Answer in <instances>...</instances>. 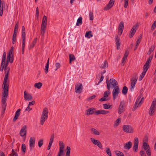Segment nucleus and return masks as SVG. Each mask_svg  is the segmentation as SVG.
Masks as SVG:
<instances>
[{"instance_id":"obj_1","label":"nucleus","mask_w":156,"mask_h":156,"mask_svg":"<svg viewBox=\"0 0 156 156\" xmlns=\"http://www.w3.org/2000/svg\"><path fill=\"white\" fill-rule=\"evenodd\" d=\"M48 110L47 108H44L43 111L41 118L40 123L43 125L44 122L47 120L48 117Z\"/></svg>"},{"instance_id":"obj_2","label":"nucleus","mask_w":156,"mask_h":156,"mask_svg":"<svg viewBox=\"0 0 156 156\" xmlns=\"http://www.w3.org/2000/svg\"><path fill=\"white\" fill-rule=\"evenodd\" d=\"M46 25L47 17L44 16L43 18L41 29V35L43 37L44 36V34L45 32Z\"/></svg>"},{"instance_id":"obj_3","label":"nucleus","mask_w":156,"mask_h":156,"mask_svg":"<svg viewBox=\"0 0 156 156\" xmlns=\"http://www.w3.org/2000/svg\"><path fill=\"white\" fill-rule=\"evenodd\" d=\"M22 45L21 48L22 54H23L24 52V48L26 41V34L25 27L24 26L22 27Z\"/></svg>"},{"instance_id":"obj_4","label":"nucleus","mask_w":156,"mask_h":156,"mask_svg":"<svg viewBox=\"0 0 156 156\" xmlns=\"http://www.w3.org/2000/svg\"><path fill=\"white\" fill-rule=\"evenodd\" d=\"M107 87L108 90H110L111 85L112 86L113 88L116 86L118 85L117 81L114 79H110L109 80V82L108 80V79H106V80Z\"/></svg>"},{"instance_id":"obj_5","label":"nucleus","mask_w":156,"mask_h":156,"mask_svg":"<svg viewBox=\"0 0 156 156\" xmlns=\"http://www.w3.org/2000/svg\"><path fill=\"white\" fill-rule=\"evenodd\" d=\"M8 77L5 76L2 84V89L3 92H9V80L8 79Z\"/></svg>"},{"instance_id":"obj_6","label":"nucleus","mask_w":156,"mask_h":156,"mask_svg":"<svg viewBox=\"0 0 156 156\" xmlns=\"http://www.w3.org/2000/svg\"><path fill=\"white\" fill-rule=\"evenodd\" d=\"M156 109V99H154L151 106L149 112V114L150 116L153 115V113H154Z\"/></svg>"},{"instance_id":"obj_7","label":"nucleus","mask_w":156,"mask_h":156,"mask_svg":"<svg viewBox=\"0 0 156 156\" xmlns=\"http://www.w3.org/2000/svg\"><path fill=\"white\" fill-rule=\"evenodd\" d=\"M9 92H3L2 93V106H6L7 104L6 101Z\"/></svg>"},{"instance_id":"obj_8","label":"nucleus","mask_w":156,"mask_h":156,"mask_svg":"<svg viewBox=\"0 0 156 156\" xmlns=\"http://www.w3.org/2000/svg\"><path fill=\"white\" fill-rule=\"evenodd\" d=\"M83 89V86L81 83H77L76 84L75 87V91L76 93H81Z\"/></svg>"},{"instance_id":"obj_9","label":"nucleus","mask_w":156,"mask_h":156,"mask_svg":"<svg viewBox=\"0 0 156 156\" xmlns=\"http://www.w3.org/2000/svg\"><path fill=\"white\" fill-rule=\"evenodd\" d=\"M120 90L119 87L116 86L114 87V88L112 92L113 98L114 100H115L116 97L118 96Z\"/></svg>"},{"instance_id":"obj_10","label":"nucleus","mask_w":156,"mask_h":156,"mask_svg":"<svg viewBox=\"0 0 156 156\" xmlns=\"http://www.w3.org/2000/svg\"><path fill=\"white\" fill-rule=\"evenodd\" d=\"M36 139L34 137H31L29 140V147L30 151H32L35 146Z\"/></svg>"},{"instance_id":"obj_11","label":"nucleus","mask_w":156,"mask_h":156,"mask_svg":"<svg viewBox=\"0 0 156 156\" xmlns=\"http://www.w3.org/2000/svg\"><path fill=\"white\" fill-rule=\"evenodd\" d=\"M122 128L123 130L125 132L131 133L133 132L132 128L129 125L123 126Z\"/></svg>"},{"instance_id":"obj_12","label":"nucleus","mask_w":156,"mask_h":156,"mask_svg":"<svg viewBox=\"0 0 156 156\" xmlns=\"http://www.w3.org/2000/svg\"><path fill=\"white\" fill-rule=\"evenodd\" d=\"M59 151L58 152L57 156H61L63 154L64 148V145L63 143L60 141L59 142Z\"/></svg>"},{"instance_id":"obj_13","label":"nucleus","mask_w":156,"mask_h":156,"mask_svg":"<svg viewBox=\"0 0 156 156\" xmlns=\"http://www.w3.org/2000/svg\"><path fill=\"white\" fill-rule=\"evenodd\" d=\"M139 141L138 138L137 137L135 138L134 140V144L133 147V149L134 152L137 151Z\"/></svg>"},{"instance_id":"obj_14","label":"nucleus","mask_w":156,"mask_h":156,"mask_svg":"<svg viewBox=\"0 0 156 156\" xmlns=\"http://www.w3.org/2000/svg\"><path fill=\"white\" fill-rule=\"evenodd\" d=\"M125 104V102L124 101H122L120 102L118 109L119 114H121L123 112Z\"/></svg>"},{"instance_id":"obj_15","label":"nucleus","mask_w":156,"mask_h":156,"mask_svg":"<svg viewBox=\"0 0 156 156\" xmlns=\"http://www.w3.org/2000/svg\"><path fill=\"white\" fill-rule=\"evenodd\" d=\"M27 126H24L21 129L20 132V135L22 137H25V138L27 133Z\"/></svg>"},{"instance_id":"obj_16","label":"nucleus","mask_w":156,"mask_h":156,"mask_svg":"<svg viewBox=\"0 0 156 156\" xmlns=\"http://www.w3.org/2000/svg\"><path fill=\"white\" fill-rule=\"evenodd\" d=\"M115 2L114 0H110L108 3L104 7L105 10H108L110 9L113 5Z\"/></svg>"},{"instance_id":"obj_17","label":"nucleus","mask_w":156,"mask_h":156,"mask_svg":"<svg viewBox=\"0 0 156 156\" xmlns=\"http://www.w3.org/2000/svg\"><path fill=\"white\" fill-rule=\"evenodd\" d=\"M87 112L85 114L87 115H91L94 114H95V109L93 108H90L86 110Z\"/></svg>"},{"instance_id":"obj_18","label":"nucleus","mask_w":156,"mask_h":156,"mask_svg":"<svg viewBox=\"0 0 156 156\" xmlns=\"http://www.w3.org/2000/svg\"><path fill=\"white\" fill-rule=\"evenodd\" d=\"M137 27V25H134L132 28L129 34V38H131L133 37L136 31Z\"/></svg>"},{"instance_id":"obj_19","label":"nucleus","mask_w":156,"mask_h":156,"mask_svg":"<svg viewBox=\"0 0 156 156\" xmlns=\"http://www.w3.org/2000/svg\"><path fill=\"white\" fill-rule=\"evenodd\" d=\"M24 98L25 100L29 101L32 99L33 98L32 96L30 94H27L26 91H24Z\"/></svg>"},{"instance_id":"obj_20","label":"nucleus","mask_w":156,"mask_h":156,"mask_svg":"<svg viewBox=\"0 0 156 156\" xmlns=\"http://www.w3.org/2000/svg\"><path fill=\"white\" fill-rule=\"evenodd\" d=\"M109 113V112L105 110H96L95 115H98L99 114L106 115Z\"/></svg>"},{"instance_id":"obj_21","label":"nucleus","mask_w":156,"mask_h":156,"mask_svg":"<svg viewBox=\"0 0 156 156\" xmlns=\"http://www.w3.org/2000/svg\"><path fill=\"white\" fill-rule=\"evenodd\" d=\"M141 98V97L140 96H139L137 97V98L136 99L135 103L133 106V108L132 109V110L134 111L138 107V105H139L140 103H139V100Z\"/></svg>"},{"instance_id":"obj_22","label":"nucleus","mask_w":156,"mask_h":156,"mask_svg":"<svg viewBox=\"0 0 156 156\" xmlns=\"http://www.w3.org/2000/svg\"><path fill=\"white\" fill-rule=\"evenodd\" d=\"M5 5V2L3 1L0 0V16H2L3 14V8Z\"/></svg>"},{"instance_id":"obj_23","label":"nucleus","mask_w":156,"mask_h":156,"mask_svg":"<svg viewBox=\"0 0 156 156\" xmlns=\"http://www.w3.org/2000/svg\"><path fill=\"white\" fill-rule=\"evenodd\" d=\"M132 146V143L131 141H129L127 143L123 144L124 148L126 150L129 149Z\"/></svg>"},{"instance_id":"obj_24","label":"nucleus","mask_w":156,"mask_h":156,"mask_svg":"<svg viewBox=\"0 0 156 156\" xmlns=\"http://www.w3.org/2000/svg\"><path fill=\"white\" fill-rule=\"evenodd\" d=\"M21 111L20 109H18L16 112L15 115L13 119V121L15 122L16 119L18 118L20 115V112Z\"/></svg>"},{"instance_id":"obj_25","label":"nucleus","mask_w":156,"mask_h":156,"mask_svg":"<svg viewBox=\"0 0 156 156\" xmlns=\"http://www.w3.org/2000/svg\"><path fill=\"white\" fill-rule=\"evenodd\" d=\"M119 41L120 38L118 36H117L115 39V44L116 46V48L117 50L119 49L120 48V43Z\"/></svg>"},{"instance_id":"obj_26","label":"nucleus","mask_w":156,"mask_h":156,"mask_svg":"<svg viewBox=\"0 0 156 156\" xmlns=\"http://www.w3.org/2000/svg\"><path fill=\"white\" fill-rule=\"evenodd\" d=\"M91 133L92 134L95 135H100V132L96 129L94 128L90 129Z\"/></svg>"},{"instance_id":"obj_27","label":"nucleus","mask_w":156,"mask_h":156,"mask_svg":"<svg viewBox=\"0 0 156 156\" xmlns=\"http://www.w3.org/2000/svg\"><path fill=\"white\" fill-rule=\"evenodd\" d=\"M14 56L13 55H7V57L6 60L9 62L10 63H12L14 60Z\"/></svg>"},{"instance_id":"obj_28","label":"nucleus","mask_w":156,"mask_h":156,"mask_svg":"<svg viewBox=\"0 0 156 156\" xmlns=\"http://www.w3.org/2000/svg\"><path fill=\"white\" fill-rule=\"evenodd\" d=\"M124 26V25L123 22H120L119 26L118 29L119 30L121 31L120 34H121L122 33V32L123 30Z\"/></svg>"},{"instance_id":"obj_29","label":"nucleus","mask_w":156,"mask_h":156,"mask_svg":"<svg viewBox=\"0 0 156 156\" xmlns=\"http://www.w3.org/2000/svg\"><path fill=\"white\" fill-rule=\"evenodd\" d=\"M49 58L48 59L47 63L45 66V68L44 69L45 73L46 74H47L48 73V70L49 68Z\"/></svg>"},{"instance_id":"obj_30","label":"nucleus","mask_w":156,"mask_h":156,"mask_svg":"<svg viewBox=\"0 0 156 156\" xmlns=\"http://www.w3.org/2000/svg\"><path fill=\"white\" fill-rule=\"evenodd\" d=\"M85 37L88 38H90V37H93V35L91 34V31H87L86 33Z\"/></svg>"},{"instance_id":"obj_31","label":"nucleus","mask_w":156,"mask_h":156,"mask_svg":"<svg viewBox=\"0 0 156 156\" xmlns=\"http://www.w3.org/2000/svg\"><path fill=\"white\" fill-rule=\"evenodd\" d=\"M69 63L71 64L72 63V61H74L75 60V58L73 54H70L69 55Z\"/></svg>"},{"instance_id":"obj_32","label":"nucleus","mask_w":156,"mask_h":156,"mask_svg":"<svg viewBox=\"0 0 156 156\" xmlns=\"http://www.w3.org/2000/svg\"><path fill=\"white\" fill-rule=\"evenodd\" d=\"M82 23V18L81 17H79L77 20L76 25L77 26H79L81 25Z\"/></svg>"},{"instance_id":"obj_33","label":"nucleus","mask_w":156,"mask_h":156,"mask_svg":"<svg viewBox=\"0 0 156 156\" xmlns=\"http://www.w3.org/2000/svg\"><path fill=\"white\" fill-rule=\"evenodd\" d=\"M128 90V88L126 86H124L122 90V94L124 95H126L127 92Z\"/></svg>"},{"instance_id":"obj_34","label":"nucleus","mask_w":156,"mask_h":156,"mask_svg":"<svg viewBox=\"0 0 156 156\" xmlns=\"http://www.w3.org/2000/svg\"><path fill=\"white\" fill-rule=\"evenodd\" d=\"M37 38H35L34 39L32 43V44L30 46V47H29V49L33 48L34 47L37 42Z\"/></svg>"},{"instance_id":"obj_35","label":"nucleus","mask_w":156,"mask_h":156,"mask_svg":"<svg viewBox=\"0 0 156 156\" xmlns=\"http://www.w3.org/2000/svg\"><path fill=\"white\" fill-rule=\"evenodd\" d=\"M143 146L144 149L146 151H147L148 150H149L150 149L149 148V146L147 144V143L145 142L143 144Z\"/></svg>"},{"instance_id":"obj_36","label":"nucleus","mask_w":156,"mask_h":156,"mask_svg":"<svg viewBox=\"0 0 156 156\" xmlns=\"http://www.w3.org/2000/svg\"><path fill=\"white\" fill-rule=\"evenodd\" d=\"M42 85V83L39 82L38 83H36L34 84V87H35L37 88L38 89H40Z\"/></svg>"},{"instance_id":"obj_37","label":"nucleus","mask_w":156,"mask_h":156,"mask_svg":"<svg viewBox=\"0 0 156 156\" xmlns=\"http://www.w3.org/2000/svg\"><path fill=\"white\" fill-rule=\"evenodd\" d=\"M153 58V56H150L149 58L147 59L146 62V65H147V66H149V65L150 63L151 60Z\"/></svg>"},{"instance_id":"obj_38","label":"nucleus","mask_w":156,"mask_h":156,"mask_svg":"<svg viewBox=\"0 0 156 156\" xmlns=\"http://www.w3.org/2000/svg\"><path fill=\"white\" fill-rule=\"evenodd\" d=\"M90 139L92 143L96 145L99 141V140H95L93 138H91Z\"/></svg>"},{"instance_id":"obj_39","label":"nucleus","mask_w":156,"mask_h":156,"mask_svg":"<svg viewBox=\"0 0 156 156\" xmlns=\"http://www.w3.org/2000/svg\"><path fill=\"white\" fill-rule=\"evenodd\" d=\"M115 153L117 156H124V154L120 151H116L115 152Z\"/></svg>"},{"instance_id":"obj_40","label":"nucleus","mask_w":156,"mask_h":156,"mask_svg":"<svg viewBox=\"0 0 156 156\" xmlns=\"http://www.w3.org/2000/svg\"><path fill=\"white\" fill-rule=\"evenodd\" d=\"M106 152L107 154L109 156H112V154L109 148L108 147L105 148Z\"/></svg>"},{"instance_id":"obj_41","label":"nucleus","mask_w":156,"mask_h":156,"mask_svg":"<svg viewBox=\"0 0 156 156\" xmlns=\"http://www.w3.org/2000/svg\"><path fill=\"white\" fill-rule=\"evenodd\" d=\"M4 70L5 71V76L8 77L9 76V73L10 70V68H7L6 69H4Z\"/></svg>"},{"instance_id":"obj_42","label":"nucleus","mask_w":156,"mask_h":156,"mask_svg":"<svg viewBox=\"0 0 156 156\" xmlns=\"http://www.w3.org/2000/svg\"><path fill=\"white\" fill-rule=\"evenodd\" d=\"M138 78L137 74L136 73H134L133 75L132 79L134 80L135 81H137Z\"/></svg>"},{"instance_id":"obj_43","label":"nucleus","mask_w":156,"mask_h":156,"mask_svg":"<svg viewBox=\"0 0 156 156\" xmlns=\"http://www.w3.org/2000/svg\"><path fill=\"white\" fill-rule=\"evenodd\" d=\"M9 156H18L17 153L14 151V150L12 149V152L9 155Z\"/></svg>"},{"instance_id":"obj_44","label":"nucleus","mask_w":156,"mask_h":156,"mask_svg":"<svg viewBox=\"0 0 156 156\" xmlns=\"http://www.w3.org/2000/svg\"><path fill=\"white\" fill-rule=\"evenodd\" d=\"M5 62L2 61L0 69V70L2 72L4 68H5L4 66Z\"/></svg>"},{"instance_id":"obj_45","label":"nucleus","mask_w":156,"mask_h":156,"mask_svg":"<svg viewBox=\"0 0 156 156\" xmlns=\"http://www.w3.org/2000/svg\"><path fill=\"white\" fill-rule=\"evenodd\" d=\"M26 146L25 144H22L21 150L22 151L25 153L26 152Z\"/></svg>"},{"instance_id":"obj_46","label":"nucleus","mask_w":156,"mask_h":156,"mask_svg":"<svg viewBox=\"0 0 156 156\" xmlns=\"http://www.w3.org/2000/svg\"><path fill=\"white\" fill-rule=\"evenodd\" d=\"M43 140L42 139L40 140L38 142V145L39 147H41L43 144Z\"/></svg>"},{"instance_id":"obj_47","label":"nucleus","mask_w":156,"mask_h":156,"mask_svg":"<svg viewBox=\"0 0 156 156\" xmlns=\"http://www.w3.org/2000/svg\"><path fill=\"white\" fill-rule=\"evenodd\" d=\"M112 105H108L106 104H105L103 105V107L105 109L109 108Z\"/></svg>"},{"instance_id":"obj_48","label":"nucleus","mask_w":156,"mask_h":156,"mask_svg":"<svg viewBox=\"0 0 156 156\" xmlns=\"http://www.w3.org/2000/svg\"><path fill=\"white\" fill-rule=\"evenodd\" d=\"M108 63L106 61L104 62V64L102 67V68L105 69L108 67Z\"/></svg>"},{"instance_id":"obj_49","label":"nucleus","mask_w":156,"mask_h":156,"mask_svg":"<svg viewBox=\"0 0 156 156\" xmlns=\"http://www.w3.org/2000/svg\"><path fill=\"white\" fill-rule=\"evenodd\" d=\"M156 27V20L154 22V23L152 24L151 27V30H154L155 29Z\"/></svg>"},{"instance_id":"obj_50","label":"nucleus","mask_w":156,"mask_h":156,"mask_svg":"<svg viewBox=\"0 0 156 156\" xmlns=\"http://www.w3.org/2000/svg\"><path fill=\"white\" fill-rule=\"evenodd\" d=\"M54 134H52V135H51V136L50 140L49 142V143L52 144L53 141L54 140Z\"/></svg>"},{"instance_id":"obj_51","label":"nucleus","mask_w":156,"mask_h":156,"mask_svg":"<svg viewBox=\"0 0 156 156\" xmlns=\"http://www.w3.org/2000/svg\"><path fill=\"white\" fill-rule=\"evenodd\" d=\"M54 134H52V135H51V136L50 140L49 142V143L52 144L53 141L54 140Z\"/></svg>"},{"instance_id":"obj_52","label":"nucleus","mask_w":156,"mask_h":156,"mask_svg":"<svg viewBox=\"0 0 156 156\" xmlns=\"http://www.w3.org/2000/svg\"><path fill=\"white\" fill-rule=\"evenodd\" d=\"M89 17L90 19V20H93V12H90L89 13Z\"/></svg>"},{"instance_id":"obj_53","label":"nucleus","mask_w":156,"mask_h":156,"mask_svg":"<svg viewBox=\"0 0 156 156\" xmlns=\"http://www.w3.org/2000/svg\"><path fill=\"white\" fill-rule=\"evenodd\" d=\"M135 83H131V87L130 88V89L131 91L133 90L134 87H135Z\"/></svg>"},{"instance_id":"obj_54","label":"nucleus","mask_w":156,"mask_h":156,"mask_svg":"<svg viewBox=\"0 0 156 156\" xmlns=\"http://www.w3.org/2000/svg\"><path fill=\"white\" fill-rule=\"evenodd\" d=\"M110 93V92L109 90L108 91H105L104 94V96H105V97L107 98Z\"/></svg>"},{"instance_id":"obj_55","label":"nucleus","mask_w":156,"mask_h":156,"mask_svg":"<svg viewBox=\"0 0 156 156\" xmlns=\"http://www.w3.org/2000/svg\"><path fill=\"white\" fill-rule=\"evenodd\" d=\"M6 53L5 52H4L3 53V54L2 59V61L5 62V58H6Z\"/></svg>"},{"instance_id":"obj_56","label":"nucleus","mask_w":156,"mask_h":156,"mask_svg":"<svg viewBox=\"0 0 156 156\" xmlns=\"http://www.w3.org/2000/svg\"><path fill=\"white\" fill-rule=\"evenodd\" d=\"M121 119L120 118H118L115 121V124L116 126H118L119 122H120L121 121Z\"/></svg>"},{"instance_id":"obj_57","label":"nucleus","mask_w":156,"mask_h":156,"mask_svg":"<svg viewBox=\"0 0 156 156\" xmlns=\"http://www.w3.org/2000/svg\"><path fill=\"white\" fill-rule=\"evenodd\" d=\"M149 67V66H147L146 64H145L143 67V70L144 71L147 72Z\"/></svg>"},{"instance_id":"obj_58","label":"nucleus","mask_w":156,"mask_h":156,"mask_svg":"<svg viewBox=\"0 0 156 156\" xmlns=\"http://www.w3.org/2000/svg\"><path fill=\"white\" fill-rule=\"evenodd\" d=\"M67 151L66 153V155H69L70 152V148L69 146H67L66 148Z\"/></svg>"},{"instance_id":"obj_59","label":"nucleus","mask_w":156,"mask_h":156,"mask_svg":"<svg viewBox=\"0 0 156 156\" xmlns=\"http://www.w3.org/2000/svg\"><path fill=\"white\" fill-rule=\"evenodd\" d=\"M18 26H19V22L18 21H17V22H16V24L15 26L14 30L18 31Z\"/></svg>"},{"instance_id":"obj_60","label":"nucleus","mask_w":156,"mask_h":156,"mask_svg":"<svg viewBox=\"0 0 156 156\" xmlns=\"http://www.w3.org/2000/svg\"><path fill=\"white\" fill-rule=\"evenodd\" d=\"M108 100V99L106 98V97H105V96H103L102 98L100 99L99 101H107Z\"/></svg>"},{"instance_id":"obj_61","label":"nucleus","mask_w":156,"mask_h":156,"mask_svg":"<svg viewBox=\"0 0 156 156\" xmlns=\"http://www.w3.org/2000/svg\"><path fill=\"white\" fill-rule=\"evenodd\" d=\"M129 0H124V7L125 8L127 7Z\"/></svg>"},{"instance_id":"obj_62","label":"nucleus","mask_w":156,"mask_h":156,"mask_svg":"<svg viewBox=\"0 0 156 156\" xmlns=\"http://www.w3.org/2000/svg\"><path fill=\"white\" fill-rule=\"evenodd\" d=\"M140 154L141 156H146L144 151H141L140 152Z\"/></svg>"},{"instance_id":"obj_63","label":"nucleus","mask_w":156,"mask_h":156,"mask_svg":"<svg viewBox=\"0 0 156 156\" xmlns=\"http://www.w3.org/2000/svg\"><path fill=\"white\" fill-rule=\"evenodd\" d=\"M96 145H97L100 149L102 148V145L101 143L99 141Z\"/></svg>"},{"instance_id":"obj_64","label":"nucleus","mask_w":156,"mask_h":156,"mask_svg":"<svg viewBox=\"0 0 156 156\" xmlns=\"http://www.w3.org/2000/svg\"><path fill=\"white\" fill-rule=\"evenodd\" d=\"M128 54H129V52L127 50H126L123 57H124L125 58H127L128 55Z\"/></svg>"}]
</instances>
